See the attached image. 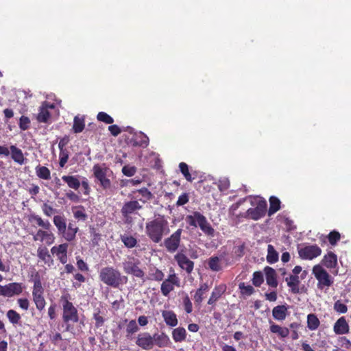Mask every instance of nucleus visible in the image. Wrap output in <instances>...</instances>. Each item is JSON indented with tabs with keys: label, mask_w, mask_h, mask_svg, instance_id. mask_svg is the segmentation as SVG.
I'll return each instance as SVG.
<instances>
[{
	"label": "nucleus",
	"mask_w": 351,
	"mask_h": 351,
	"mask_svg": "<svg viewBox=\"0 0 351 351\" xmlns=\"http://www.w3.org/2000/svg\"><path fill=\"white\" fill-rule=\"evenodd\" d=\"M62 180L67 184L68 186L75 191L81 186V182L77 176H63Z\"/></svg>",
	"instance_id": "obj_32"
},
{
	"label": "nucleus",
	"mask_w": 351,
	"mask_h": 351,
	"mask_svg": "<svg viewBox=\"0 0 351 351\" xmlns=\"http://www.w3.org/2000/svg\"><path fill=\"white\" fill-rule=\"evenodd\" d=\"M182 304L186 313L189 314L193 311V304L187 294L183 297Z\"/></svg>",
	"instance_id": "obj_56"
},
{
	"label": "nucleus",
	"mask_w": 351,
	"mask_h": 351,
	"mask_svg": "<svg viewBox=\"0 0 351 351\" xmlns=\"http://www.w3.org/2000/svg\"><path fill=\"white\" fill-rule=\"evenodd\" d=\"M23 291L22 284L19 282H10L4 286L0 285V295L4 297H12L19 295Z\"/></svg>",
	"instance_id": "obj_14"
},
{
	"label": "nucleus",
	"mask_w": 351,
	"mask_h": 351,
	"mask_svg": "<svg viewBox=\"0 0 351 351\" xmlns=\"http://www.w3.org/2000/svg\"><path fill=\"white\" fill-rule=\"evenodd\" d=\"M121 240L128 248L134 247L137 244V240L133 236L121 235Z\"/></svg>",
	"instance_id": "obj_44"
},
{
	"label": "nucleus",
	"mask_w": 351,
	"mask_h": 351,
	"mask_svg": "<svg viewBox=\"0 0 351 351\" xmlns=\"http://www.w3.org/2000/svg\"><path fill=\"white\" fill-rule=\"evenodd\" d=\"M333 330L336 335H342L349 333L350 326L345 317H341L336 321L333 326Z\"/></svg>",
	"instance_id": "obj_21"
},
{
	"label": "nucleus",
	"mask_w": 351,
	"mask_h": 351,
	"mask_svg": "<svg viewBox=\"0 0 351 351\" xmlns=\"http://www.w3.org/2000/svg\"><path fill=\"white\" fill-rule=\"evenodd\" d=\"M179 287L180 286V280L176 274H170L168 278L163 280L160 286V291L162 295L167 297L173 291L174 287Z\"/></svg>",
	"instance_id": "obj_10"
},
{
	"label": "nucleus",
	"mask_w": 351,
	"mask_h": 351,
	"mask_svg": "<svg viewBox=\"0 0 351 351\" xmlns=\"http://www.w3.org/2000/svg\"><path fill=\"white\" fill-rule=\"evenodd\" d=\"M85 128V121L83 117L75 116L73 119V130L75 133L82 132Z\"/></svg>",
	"instance_id": "obj_37"
},
{
	"label": "nucleus",
	"mask_w": 351,
	"mask_h": 351,
	"mask_svg": "<svg viewBox=\"0 0 351 351\" xmlns=\"http://www.w3.org/2000/svg\"><path fill=\"white\" fill-rule=\"evenodd\" d=\"M6 316L10 322L13 325H17L20 324L21 317L20 314L16 311L12 309L9 310L6 313Z\"/></svg>",
	"instance_id": "obj_43"
},
{
	"label": "nucleus",
	"mask_w": 351,
	"mask_h": 351,
	"mask_svg": "<svg viewBox=\"0 0 351 351\" xmlns=\"http://www.w3.org/2000/svg\"><path fill=\"white\" fill-rule=\"evenodd\" d=\"M162 316L167 326L175 327L178 325L177 315L173 311H162Z\"/></svg>",
	"instance_id": "obj_28"
},
{
	"label": "nucleus",
	"mask_w": 351,
	"mask_h": 351,
	"mask_svg": "<svg viewBox=\"0 0 351 351\" xmlns=\"http://www.w3.org/2000/svg\"><path fill=\"white\" fill-rule=\"evenodd\" d=\"M95 177L99 181L101 186L104 189H109L111 186L110 180L106 178L107 168H102L99 165H95L93 168Z\"/></svg>",
	"instance_id": "obj_16"
},
{
	"label": "nucleus",
	"mask_w": 351,
	"mask_h": 351,
	"mask_svg": "<svg viewBox=\"0 0 351 351\" xmlns=\"http://www.w3.org/2000/svg\"><path fill=\"white\" fill-rule=\"evenodd\" d=\"M187 332L184 328L178 327L172 331V338L176 343L182 342L186 340Z\"/></svg>",
	"instance_id": "obj_33"
},
{
	"label": "nucleus",
	"mask_w": 351,
	"mask_h": 351,
	"mask_svg": "<svg viewBox=\"0 0 351 351\" xmlns=\"http://www.w3.org/2000/svg\"><path fill=\"white\" fill-rule=\"evenodd\" d=\"M123 173L126 176H132L136 173V168L134 167L124 166L122 169Z\"/></svg>",
	"instance_id": "obj_60"
},
{
	"label": "nucleus",
	"mask_w": 351,
	"mask_h": 351,
	"mask_svg": "<svg viewBox=\"0 0 351 351\" xmlns=\"http://www.w3.org/2000/svg\"><path fill=\"white\" fill-rule=\"evenodd\" d=\"M48 315L50 319L53 320L56 317V304H52L48 308Z\"/></svg>",
	"instance_id": "obj_63"
},
{
	"label": "nucleus",
	"mask_w": 351,
	"mask_h": 351,
	"mask_svg": "<svg viewBox=\"0 0 351 351\" xmlns=\"http://www.w3.org/2000/svg\"><path fill=\"white\" fill-rule=\"evenodd\" d=\"M239 288L240 289L242 295L249 296L254 292V289L252 285H245L244 282H241L239 285Z\"/></svg>",
	"instance_id": "obj_52"
},
{
	"label": "nucleus",
	"mask_w": 351,
	"mask_h": 351,
	"mask_svg": "<svg viewBox=\"0 0 351 351\" xmlns=\"http://www.w3.org/2000/svg\"><path fill=\"white\" fill-rule=\"evenodd\" d=\"M65 195L69 200L73 202H79L80 201V196L71 190L66 193Z\"/></svg>",
	"instance_id": "obj_61"
},
{
	"label": "nucleus",
	"mask_w": 351,
	"mask_h": 351,
	"mask_svg": "<svg viewBox=\"0 0 351 351\" xmlns=\"http://www.w3.org/2000/svg\"><path fill=\"white\" fill-rule=\"evenodd\" d=\"M328 239L330 245H335L341 239L340 233L336 230H332L328 234Z\"/></svg>",
	"instance_id": "obj_54"
},
{
	"label": "nucleus",
	"mask_w": 351,
	"mask_h": 351,
	"mask_svg": "<svg viewBox=\"0 0 351 351\" xmlns=\"http://www.w3.org/2000/svg\"><path fill=\"white\" fill-rule=\"evenodd\" d=\"M322 263L328 269L335 268L337 266V256L332 252H329L324 256Z\"/></svg>",
	"instance_id": "obj_27"
},
{
	"label": "nucleus",
	"mask_w": 351,
	"mask_h": 351,
	"mask_svg": "<svg viewBox=\"0 0 351 351\" xmlns=\"http://www.w3.org/2000/svg\"><path fill=\"white\" fill-rule=\"evenodd\" d=\"M189 200V195L186 193H182L181 195L179 196L178 199L176 202V205L178 206H183L188 203Z\"/></svg>",
	"instance_id": "obj_59"
},
{
	"label": "nucleus",
	"mask_w": 351,
	"mask_h": 351,
	"mask_svg": "<svg viewBox=\"0 0 351 351\" xmlns=\"http://www.w3.org/2000/svg\"><path fill=\"white\" fill-rule=\"evenodd\" d=\"M69 151L65 148L62 149H60V154H59V165L60 167H64L66 163L69 160Z\"/></svg>",
	"instance_id": "obj_50"
},
{
	"label": "nucleus",
	"mask_w": 351,
	"mask_h": 351,
	"mask_svg": "<svg viewBox=\"0 0 351 351\" xmlns=\"http://www.w3.org/2000/svg\"><path fill=\"white\" fill-rule=\"evenodd\" d=\"M179 168L181 173L187 181L192 182L195 179V178H193L191 174L189 173V166L186 163L184 162H180L179 164Z\"/></svg>",
	"instance_id": "obj_45"
},
{
	"label": "nucleus",
	"mask_w": 351,
	"mask_h": 351,
	"mask_svg": "<svg viewBox=\"0 0 351 351\" xmlns=\"http://www.w3.org/2000/svg\"><path fill=\"white\" fill-rule=\"evenodd\" d=\"M264 272L267 284L271 288H276L278 283L276 270L271 267L267 266L264 268Z\"/></svg>",
	"instance_id": "obj_22"
},
{
	"label": "nucleus",
	"mask_w": 351,
	"mask_h": 351,
	"mask_svg": "<svg viewBox=\"0 0 351 351\" xmlns=\"http://www.w3.org/2000/svg\"><path fill=\"white\" fill-rule=\"evenodd\" d=\"M140 261L137 260L136 262L128 261L124 263L123 269L126 274L133 275L134 276L141 278L143 282L145 281V272L139 267Z\"/></svg>",
	"instance_id": "obj_13"
},
{
	"label": "nucleus",
	"mask_w": 351,
	"mask_h": 351,
	"mask_svg": "<svg viewBox=\"0 0 351 351\" xmlns=\"http://www.w3.org/2000/svg\"><path fill=\"white\" fill-rule=\"evenodd\" d=\"M44 292V289H33L32 290L33 301L36 305V309L40 312L45 309L46 305Z\"/></svg>",
	"instance_id": "obj_20"
},
{
	"label": "nucleus",
	"mask_w": 351,
	"mask_h": 351,
	"mask_svg": "<svg viewBox=\"0 0 351 351\" xmlns=\"http://www.w3.org/2000/svg\"><path fill=\"white\" fill-rule=\"evenodd\" d=\"M226 287L225 285H220L216 286L211 293V295L208 300V304L215 305L216 302L225 293Z\"/></svg>",
	"instance_id": "obj_23"
},
{
	"label": "nucleus",
	"mask_w": 351,
	"mask_h": 351,
	"mask_svg": "<svg viewBox=\"0 0 351 351\" xmlns=\"http://www.w3.org/2000/svg\"><path fill=\"white\" fill-rule=\"evenodd\" d=\"M31 277L32 278V281L34 282L33 289H44L42 284L40 276L38 271H34L32 274Z\"/></svg>",
	"instance_id": "obj_48"
},
{
	"label": "nucleus",
	"mask_w": 351,
	"mask_h": 351,
	"mask_svg": "<svg viewBox=\"0 0 351 351\" xmlns=\"http://www.w3.org/2000/svg\"><path fill=\"white\" fill-rule=\"evenodd\" d=\"M53 108H54L53 104H50L47 101L43 102L41 106L39 107L38 113L36 115V120L38 122L45 123H48L51 118V113L49 112V109Z\"/></svg>",
	"instance_id": "obj_19"
},
{
	"label": "nucleus",
	"mask_w": 351,
	"mask_h": 351,
	"mask_svg": "<svg viewBox=\"0 0 351 351\" xmlns=\"http://www.w3.org/2000/svg\"><path fill=\"white\" fill-rule=\"evenodd\" d=\"M312 273L317 280V287L318 289L323 290L332 285L333 278L320 265H315L313 267Z\"/></svg>",
	"instance_id": "obj_8"
},
{
	"label": "nucleus",
	"mask_w": 351,
	"mask_h": 351,
	"mask_svg": "<svg viewBox=\"0 0 351 351\" xmlns=\"http://www.w3.org/2000/svg\"><path fill=\"white\" fill-rule=\"evenodd\" d=\"M11 158L16 163L23 165L25 162V158L22 150L17 147L16 145H11L10 147Z\"/></svg>",
	"instance_id": "obj_31"
},
{
	"label": "nucleus",
	"mask_w": 351,
	"mask_h": 351,
	"mask_svg": "<svg viewBox=\"0 0 351 351\" xmlns=\"http://www.w3.org/2000/svg\"><path fill=\"white\" fill-rule=\"evenodd\" d=\"M287 286L290 288L291 293L297 294L300 293V280L298 276L290 275L289 277L285 278Z\"/></svg>",
	"instance_id": "obj_26"
},
{
	"label": "nucleus",
	"mask_w": 351,
	"mask_h": 351,
	"mask_svg": "<svg viewBox=\"0 0 351 351\" xmlns=\"http://www.w3.org/2000/svg\"><path fill=\"white\" fill-rule=\"evenodd\" d=\"M174 259L178 266L184 270L188 274L192 273L194 268V262L191 261L184 254L178 253L174 256Z\"/></svg>",
	"instance_id": "obj_17"
},
{
	"label": "nucleus",
	"mask_w": 351,
	"mask_h": 351,
	"mask_svg": "<svg viewBox=\"0 0 351 351\" xmlns=\"http://www.w3.org/2000/svg\"><path fill=\"white\" fill-rule=\"evenodd\" d=\"M321 254L322 250L316 244L306 245L298 250L299 256L303 260H313Z\"/></svg>",
	"instance_id": "obj_12"
},
{
	"label": "nucleus",
	"mask_w": 351,
	"mask_h": 351,
	"mask_svg": "<svg viewBox=\"0 0 351 351\" xmlns=\"http://www.w3.org/2000/svg\"><path fill=\"white\" fill-rule=\"evenodd\" d=\"M139 328L136 324V320H130L126 326V337L131 339L132 335L138 331Z\"/></svg>",
	"instance_id": "obj_42"
},
{
	"label": "nucleus",
	"mask_w": 351,
	"mask_h": 351,
	"mask_svg": "<svg viewBox=\"0 0 351 351\" xmlns=\"http://www.w3.org/2000/svg\"><path fill=\"white\" fill-rule=\"evenodd\" d=\"M208 266L213 271H219L221 270L220 259L218 256H211L208 259Z\"/></svg>",
	"instance_id": "obj_38"
},
{
	"label": "nucleus",
	"mask_w": 351,
	"mask_h": 351,
	"mask_svg": "<svg viewBox=\"0 0 351 351\" xmlns=\"http://www.w3.org/2000/svg\"><path fill=\"white\" fill-rule=\"evenodd\" d=\"M69 248V243H64L58 245L53 246L51 248V252L55 255L58 260L62 264H66L68 261L67 252Z\"/></svg>",
	"instance_id": "obj_18"
},
{
	"label": "nucleus",
	"mask_w": 351,
	"mask_h": 351,
	"mask_svg": "<svg viewBox=\"0 0 351 351\" xmlns=\"http://www.w3.org/2000/svg\"><path fill=\"white\" fill-rule=\"evenodd\" d=\"M137 192L141 195L142 197L140 199V201L143 203H146L153 198V195L151 191H149L148 189L145 187L137 190Z\"/></svg>",
	"instance_id": "obj_47"
},
{
	"label": "nucleus",
	"mask_w": 351,
	"mask_h": 351,
	"mask_svg": "<svg viewBox=\"0 0 351 351\" xmlns=\"http://www.w3.org/2000/svg\"><path fill=\"white\" fill-rule=\"evenodd\" d=\"M93 318L95 320V326L97 328H101L104 326L106 319L101 315V311L99 308L93 313Z\"/></svg>",
	"instance_id": "obj_46"
},
{
	"label": "nucleus",
	"mask_w": 351,
	"mask_h": 351,
	"mask_svg": "<svg viewBox=\"0 0 351 351\" xmlns=\"http://www.w3.org/2000/svg\"><path fill=\"white\" fill-rule=\"evenodd\" d=\"M154 346L156 345L159 348L169 347L171 344V340L169 336L165 333L160 334L156 333L153 335Z\"/></svg>",
	"instance_id": "obj_24"
},
{
	"label": "nucleus",
	"mask_w": 351,
	"mask_h": 351,
	"mask_svg": "<svg viewBox=\"0 0 351 351\" xmlns=\"http://www.w3.org/2000/svg\"><path fill=\"white\" fill-rule=\"evenodd\" d=\"M204 293L201 292L200 291H198L197 289L196 290L193 297L194 302L196 304L199 305L202 302L204 299Z\"/></svg>",
	"instance_id": "obj_62"
},
{
	"label": "nucleus",
	"mask_w": 351,
	"mask_h": 351,
	"mask_svg": "<svg viewBox=\"0 0 351 351\" xmlns=\"http://www.w3.org/2000/svg\"><path fill=\"white\" fill-rule=\"evenodd\" d=\"M73 217L75 219L82 221H85L88 217L83 206H80L77 210L73 211Z\"/></svg>",
	"instance_id": "obj_49"
},
{
	"label": "nucleus",
	"mask_w": 351,
	"mask_h": 351,
	"mask_svg": "<svg viewBox=\"0 0 351 351\" xmlns=\"http://www.w3.org/2000/svg\"><path fill=\"white\" fill-rule=\"evenodd\" d=\"M186 222L193 227L199 226L200 230L207 236L213 237L215 236V229L207 221L206 217L197 211L193 213V215H187Z\"/></svg>",
	"instance_id": "obj_7"
},
{
	"label": "nucleus",
	"mask_w": 351,
	"mask_h": 351,
	"mask_svg": "<svg viewBox=\"0 0 351 351\" xmlns=\"http://www.w3.org/2000/svg\"><path fill=\"white\" fill-rule=\"evenodd\" d=\"M339 341L341 343V346L346 349H350L351 341L346 337H341L339 338Z\"/></svg>",
	"instance_id": "obj_64"
},
{
	"label": "nucleus",
	"mask_w": 351,
	"mask_h": 351,
	"mask_svg": "<svg viewBox=\"0 0 351 351\" xmlns=\"http://www.w3.org/2000/svg\"><path fill=\"white\" fill-rule=\"evenodd\" d=\"M287 307L285 305H278L272 310L273 317L278 321H283L287 315Z\"/></svg>",
	"instance_id": "obj_30"
},
{
	"label": "nucleus",
	"mask_w": 351,
	"mask_h": 351,
	"mask_svg": "<svg viewBox=\"0 0 351 351\" xmlns=\"http://www.w3.org/2000/svg\"><path fill=\"white\" fill-rule=\"evenodd\" d=\"M269 330L271 332L277 334L280 338H286L289 336L290 331L287 327H282L270 321Z\"/></svg>",
	"instance_id": "obj_29"
},
{
	"label": "nucleus",
	"mask_w": 351,
	"mask_h": 351,
	"mask_svg": "<svg viewBox=\"0 0 351 351\" xmlns=\"http://www.w3.org/2000/svg\"><path fill=\"white\" fill-rule=\"evenodd\" d=\"M250 199L252 206L254 208H250L245 213H243L242 217L245 219H252L254 221L263 218L267 213V201L261 197H246Z\"/></svg>",
	"instance_id": "obj_6"
},
{
	"label": "nucleus",
	"mask_w": 351,
	"mask_h": 351,
	"mask_svg": "<svg viewBox=\"0 0 351 351\" xmlns=\"http://www.w3.org/2000/svg\"><path fill=\"white\" fill-rule=\"evenodd\" d=\"M99 278L104 284L112 288H119L128 282V277L122 275L119 270L112 266L101 268Z\"/></svg>",
	"instance_id": "obj_4"
},
{
	"label": "nucleus",
	"mask_w": 351,
	"mask_h": 351,
	"mask_svg": "<svg viewBox=\"0 0 351 351\" xmlns=\"http://www.w3.org/2000/svg\"><path fill=\"white\" fill-rule=\"evenodd\" d=\"M169 222L164 216H159L145 223V233L154 243H160L169 233Z\"/></svg>",
	"instance_id": "obj_1"
},
{
	"label": "nucleus",
	"mask_w": 351,
	"mask_h": 351,
	"mask_svg": "<svg viewBox=\"0 0 351 351\" xmlns=\"http://www.w3.org/2000/svg\"><path fill=\"white\" fill-rule=\"evenodd\" d=\"M319 325L320 321L315 314L310 313L307 315V327L310 330H317Z\"/></svg>",
	"instance_id": "obj_35"
},
{
	"label": "nucleus",
	"mask_w": 351,
	"mask_h": 351,
	"mask_svg": "<svg viewBox=\"0 0 351 351\" xmlns=\"http://www.w3.org/2000/svg\"><path fill=\"white\" fill-rule=\"evenodd\" d=\"M29 220L31 222H35L38 226L42 228L33 236L34 241L45 242L48 245L55 242L56 237L51 231L52 226L49 220H44L40 216L35 214L31 215Z\"/></svg>",
	"instance_id": "obj_2"
},
{
	"label": "nucleus",
	"mask_w": 351,
	"mask_h": 351,
	"mask_svg": "<svg viewBox=\"0 0 351 351\" xmlns=\"http://www.w3.org/2000/svg\"><path fill=\"white\" fill-rule=\"evenodd\" d=\"M97 119L99 121L106 124H112L114 122L113 118L105 112H99L97 115Z\"/></svg>",
	"instance_id": "obj_51"
},
{
	"label": "nucleus",
	"mask_w": 351,
	"mask_h": 351,
	"mask_svg": "<svg viewBox=\"0 0 351 351\" xmlns=\"http://www.w3.org/2000/svg\"><path fill=\"white\" fill-rule=\"evenodd\" d=\"M69 300L70 295L69 293L64 294L60 297L62 305V321L66 324L65 331L67 332L71 331L73 329L70 322L77 323L80 319L77 309Z\"/></svg>",
	"instance_id": "obj_5"
},
{
	"label": "nucleus",
	"mask_w": 351,
	"mask_h": 351,
	"mask_svg": "<svg viewBox=\"0 0 351 351\" xmlns=\"http://www.w3.org/2000/svg\"><path fill=\"white\" fill-rule=\"evenodd\" d=\"M334 309L339 313H346L348 311V307L341 300H337L334 304Z\"/></svg>",
	"instance_id": "obj_57"
},
{
	"label": "nucleus",
	"mask_w": 351,
	"mask_h": 351,
	"mask_svg": "<svg viewBox=\"0 0 351 351\" xmlns=\"http://www.w3.org/2000/svg\"><path fill=\"white\" fill-rule=\"evenodd\" d=\"M137 346L145 350H149L154 348V338L149 332L139 333L135 341Z\"/></svg>",
	"instance_id": "obj_15"
},
{
	"label": "nucleus",
	"mask_w": 351,
	"mask_h": 351,
	"mask_svg": "<svg viewBox=\"0 0 351 351\" xmlns=\"http://www.w3.org/2000/svg\"><path fill=\"white\" fill-rule=\"evenodd\" d=\"M36 173L37 176L43 180H49L51 178L50 170L44 166H37L36 167Z\"/></svg>",
	"instance_id": "obj_40"
},
{
	"label": "nucleus",
	"mask_w": 351,
	"mask_h": 351,
	"mask_svg": "<svg viewBox=\"0 0 351 351\" xmlns=\"http://www.w3.org/2000/svg\"><path fill=\"white\" fill-rule=\"evenodd\" d=\"M182 232V229L179 228L169 237L165 239L164 245L168 252L174 253L177 251L181 242Z\"/></svg>",
	"instance_id": "obj_11"
},
{
	"label": "nucleus",
	"mask_w": 351,
	"mask_h": 351,
	"mask_svg": "<svg viewBox=\"0 0 351 351\" xmlns=\"http://www.w3.org/2000/svg\"><path fill=\"white\" fill-rule=\"evenodd\" d=\"M269 208L268 210V216L271 217L280 209V200L276 196H271L269 199Z\"/></svg>",
	"instance_id": "obj_34"
},
{
	"label": "nucleus",
	"mask_w": 351,
	"mask_h": 351,
	"mask_svg": "<svg viewBox=\"0 0 351 351\" xmlns=\"http://www.w3.org/2000/svg\"><path fill=\"white\" fill-rule=\"evenodd\" d=\"M141 209H142V206L137 200H131L123 204L121 209V213L123 218L125 219V222H131V215L136 214Z\"/></svg>",
	"instance_id": "obj_9"
},
{
	"label": "nucleus",
	"mask_w": 351,
	"mask_h": 351,
	"mask_svg": "<svg viewBox=\"0 0 351 351\" xmlns=\"http://www.w3.org/2000/svg\"><path fill=\"white\" fill-rule=\"evenodd\" d=\"M42 211L43 214L47 217H51L52 215L57 213V210L56 208H53L51 205L48 204L47 203H44L42 206Z\"/></svg>",
	"instance_id": "obj_55"
},
{
	"label": "nucleus",
	"mask_w": 351,
	"mask_h": 351,
	"mask_svg": "<svg viewBox=\"0 0 351 351\" xmlns=\"http://www.w3.org/2000/svg\"><path fill=\"white\" fill-rule=\"evenodd\" d=\"M278 261V253L274 249L272 245H268L267 246V261L273 264L276 263Z\"/></svg>",
	"instance_id": "obj_39"
},
{
	"label": "nucleus",
	"mask_w": 351,
	"mask_h": 351,
	"mask_svg": "<svg viewBox=\"0 0 351 351\" xmlns=\"http://www.w3.org/2000/svg\"><path fill=\"white\" fill-rule=\"evenodd\" d=\"M30 119L25 116H22L19 120V128L22 130H26L29 128Z\"/></svg>",
	"instance_id": "obj_58"
},
{
	"label": "nucleus",
	"mask_w": 351,
	"mask_h": 351,
	"mask_svg": "<svg viewBox=\"0 0 351 351\" xmlns=\"http://www.w3.org/2000/svg\"><path fill=\"white\" fill-rule=\"evenodd\" d=\"M264 282L263 275L261 271H255L253 274L252 284L259 287Z\"/></svg>",
	"instance_id": "obj_53"
},
{
	"label": "nucleus",
	"mask_w": 351,
	"mask_h": 351,
	"mask_svg": "<svg viewBox=\"0 0 351 351\" xmlns=\"http://www.w3.org/2000/svg\"><path fill=\"white\" fill-rule=\"evenodd\" d=\"M247 199V197H244L243 199H239L237 202L232 204L229 209L230 215L232 216H234L235 219H237V221L239 222L241 218H243L242 217L243 213H240L239 215H236V210L239 208V206Z\"/></svg>",
	"instance_id": "obj_41"
},
{
	"label": "nucleus",
	"mask_w": 351,
	"mask_h": 351,
	"mask_svg": "<svg viewBox=\"0 0 351 351\" xmlns=\"http://www.w3.org/2000/svg\"><path fill=\"white\" fill-rule=\"evenodd\" d=\"M165 277L164 273L156 267L150 268L147 279L149 280L162 281Z\"/></svg>",
	"instance_id": "obj_36"
},
{
	"label": "nucleus",
	"mask_w": 351,
	"mask_h": 351,
	"mask_svg": "<svg viewBox=\"0 0 351 351\" xmlns=\"http://www.w3.org/2000/svg\"><path fill=\"white\" fill-rule=\"evenodd\" d=\"M37 256L49 267L53 264V260L46 247L40 246L37 250Z\"/></svg>",
	"instance_id": "obj_25"
},
{
	"label": "nucleus",
	"mask_w": 351,
	"mask_h": 351,
	"mask_svg": "<svg viewBox=\"0 0 351 351\" xmlns=\"http://www.w3.org/2000/svg\"><path fill=\"white\" fill-rule=\"evenodd\" d=\"M67 219L64 215H54L53 223L57 229L59 236H61L67 242L73 241L76 238V234L79 231V228L75 222L70 221L68 225Z\"/></svg>",
	"instance_id": "obj_3"
}]
</instances>
